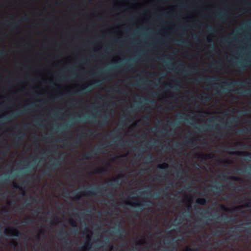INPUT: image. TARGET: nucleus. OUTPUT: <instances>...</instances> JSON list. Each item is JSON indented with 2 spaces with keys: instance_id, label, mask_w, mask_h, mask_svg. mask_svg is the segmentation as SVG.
Segmentation results:
<instances>
[{
  "instance_id": "58836bf2",
  "label": "nucleus",
  "mask_w": 251,
  "mask_h": 251,
  "mask_svg": "<svg viewBox=\"0 0 251 251\" xmlns=\"http://www.w3.org/2000/svg\"><path fill=\"white\" fill-rule=\"evenodd\" d=\"M201 156L203 159H205L204 157H206L207 158L210 159L212 158V155L211 154L208 153V154H204L201 155Z\"/></svg>"
},
{
  "instance_id": "4d7b16f0",
  "label": "nucleus",
  "mask_w": 251,
  "mask_h": 251,
  "mask_svg": "<svg viewBox=\"0 0 251 251\" xmlns=\"http://www.w3.org/2000/svg\"><path fill=\"white\" fill-rule=\"evenodd\" d=\"M222 43L224 44H227L229 43V39H222L221 41Z\"/></svg>"
},
{
  "instance_id": "5701e85b",
  "label": "nucleus",
  "mask_w": 251,
  "mask_h": 251,
  "mask_svg": "<svg viewBox=\"0 0 251 251\" xmlns=\"http://www.w3.org/2000/svg\"><path fill=\"white\" fill-rule=\"evenodd\" d=\"M108 171L107 168L104 167H100L95 170V173L96 174H101L105 173Z\"/></svg>"
},
{
  "instance_id": "f8f14e48",
  "label": "nucleus",
  "mask_w": 251,
  "mask_h": 251,
  "mask_svg": "<svg viewBox=\"0 0 251 251\" xmlns=\"http://www.w3.org/2000/svg\"><path fill=\"white\" fill-rule=\"evenodd\" d=\"M218 185H214L212 186V191L215 195H219L222 192V185L220 183L217 182Z\"/></svg>"
},
{
  "instance_id": "0eeeda50",
  "label": "nucleus",
  "mask_w": 251,
  "mask_h": 251,
  "mask_svg": "<svg viewBox=\"0 0 251 251\" xmlns=\"http://www.w3.org/2000/svg\"><path fill=\"white\" fill-rule=\"evenodd\" d=\"M101 80H99L93 84H91L90 85L84 87L78 90L77 91L76 94L79 95H83L89 93L92 89L91 86L94 84L95 85H99L100 83H101Z\"/></svg>"
},
{
  "instance_id": "a211bd4d",
  "label": "nucleus",
  "mask_w": 251,
  "mask_h": 251,
  "mask_svg": "<svg viewBox=\"0 0 251 251\" xmlns=\"http://www.w3.org/2000/svg\"><path fill=\"white\" fill-rule=\"evenodd\" d=\"M62 159L61 157L59 159ZM62 164V162L60 160H58L56 161H53L50 164V165L51 168V170H54L57 166L61 165Z\"/></svg>"
},
{
  "instance_id": "774afa93",
  "label": "nucleus",
  "mask_w": 251,
  "mask_h": 251,
  "mask_svg": "<svg viewBox=\"0 0 251 251\" xmlns=\"http://www.w3.org/2000/svg\"><path fill=\"white\" fill-rule=\"evenodd\" d=\"M246 206L247 207H251V201H248V202H247L246 203Z\"/></svg>"
},
{
  "instance_id": "a878e982",
  "label": "nucleus",
  "mask_w": 251,
  "mask_h": 251,
  "mask_svg": "<svg viewBox=\"0 0 251 251\" xmlns=\"http://www.w3.org/2000/svg\"><path fill=\"white\" fill-rule=\"evenodd\" d=\"M107 120H108L107 117H103L101 120L98 122L99 125L101 127L104 126V125H105L107 124Z\"/></svg>"
},
{
  "instance_id": "4be33fe9",
  "label": "nucleus",
  "mask_w": 251,
  "mask_h": 251,
  "mask_svg": "<svg viewBox=\"0 0 251 251\" xmlns=\"http://www.w3.org/2000/svg\"><path fill=\"white\" fill-rule=\"evenodd\" d=\"M7 25L10 27L12 30H14L16 28L17 26L19 25V20H13L11 24L7 23Z\"/></svg>"
},
{
  "instance_id": "c03bdc74",
  "label": "nucleus",
  "mask_w": 251,
  "mask_h": 251,
  "mask_svg": "<svg viewBox=\"0 0 251 251\" xmlns=\"http://www.w3.org/2000/svg\"><path fill=\"white\" fill-rule=\"evenodd\" d=\"M174 87V86L172 84H166L165 85L164 88L165 90H168L169 89V88H173Z\"/></svg>"
},
{
  "instance_id": "473e14b6",
  "label": "nucleus",
  "mask_w": 251,
  "mask_h": 251,
  "mask_svg": "<svg viewBox=\"0 0 251 251\" xmlns=\"http://www.w3.org/2000/svg\"><path fill=\"white\" fill-rule=\"evenodd\" d=\"M174 83H175V86H176L177 87H178V88L180 87L181 82L179 79H178V78L175 79L174 80Z\"/></svg>"
},
{
  "instance_id": "412c9836",
  "label": "nucleus",
  "mask_w": 251,
  "mask_h": 251,
  "mask_svg": "<svg viewBox=\"0 0 251 251\" xmlns=\"http://www.w3.org/2000/svg\"><path fill=\"white\" fill-rule=\"evenodd\" d=\"M232 154L237 155L238 156H249L251 154V153L247 151H237L231 152Z\"/></svg>"
},
{
  "instance_id": "6e6552de",
  "label": "nucleus",
  "mask_w": 251,
  "mask_h": 251,
  "mask_svg": "<svg viewBox=\"0 0 251 251\" xmlns=\"http://www.w3.org/2000/svg\"><path fill=\"white\" fill-rule=\"evenodd\" d=\"M229 61L231 62L233 64H234L235 63H236V61L234 59L229 60ZM251 63V61H250L244 60V61L237 62V65L241 70H244L247 67V65L250 64Z\"/></svg>"
},
{
  "instance_id": "bf43d9fd",
  "label": "nucleus",
  "mask_w": 251,
  "mask_h": 251,
  "mask_svg": "<svg viewBox=\"0 0 251 251\" xmlns=\"http://www.w3.org/2000/svg\"><path fill=\"white\" fill-rule=\"evenodd\" d=\"M90 231L88 229V228L87 227H85L83 229V234H86L87 233V232H90Z\"/></svg>"
},
{
  "instance_id": "cd10ccee",
  "label": "nucleus",
  "mask_w": 251,
  "mask_h": 251,
  "mask_svg": "<svg viewBox=\"0 0 251 251\" xmlns=\"http://www.w3.org/2000/svg\"><path fill=\"white\" fill-rule=\"evenodd\" d=\"M198 97L203 102H207V101H209L211 100V97L209 96H207V95L206 96H199Z\"/></svg>"
},
{
  "instance_id": "a18cd8bd",
  "label": "nucleus",
  "mask_w": 251,
  "mask_h": 251,
  "mask_svg": "<svg viewBox=\"0 0 251 251\" xmlns=\"http://www.w3.org/2000/svg\"><path fill=\"white\" fill-rule=\"evenodd\" d=\"M63 196L65 197H68L69 195L70 194V193H69L65 189H63Z\"/></svg>"
},
{
  "instance_id": "2eb2a0df",
  "label": "nucleus",
  "mask_w": 251,
  "mask_h": 251,
  "mask_svg": "<svg viewBox=\"0 0 251 251\" xmlns=\"http://www.w3.org/2000/svg\"><path fill=\"white\" fill-rule=\"evenodd\" d=\"M92 243L89 240H87L85 246L81 247L79 249L80 251H88L92 247Z\"/></svg>"
},
{
  "instance_id": "8fccbe9b",
  "label": "nucleus",
  "mask_w": 251,
  "mask_h": 251,
  "mask_svg": "<svg viewBox=\"0 0 251 251\" xmlns=\"http://www.w3.org/2000/svg\"><path fill=\"white\" fill-rule=\"evenodd\" d=\"M231 179L233 180H235V181H241V179L240 177H238V176H232L231 177Z\"/></svg>"
},
{
  "instance_id": "603ef678",
  "label": "nucleus",
  "mask_w": 251,
  "mask_h": 251,
  "mask_svg": "<svg viewBox=\"0 0 251 251\" xmlns=\"http://www.w3.org/2000/svg\"><path fill=\"white\" fill-rule=\"evenodd\" d=\"M125 232V230L124 229H122V230H120V231H117L116 232L117 233H118L120 236L121 237H124V235H123V233Z\"/></svg>"
},
{
  "instance_id": "4c0bfd02",
  "label": "nucleus",
  "mask_w": 251,
  "mask_h": 251,
  "mask_svg": "<svg viewBox=\"0 0 251 251\" xmlns=\"http://www.w3.org/2000/svg\"><path fill=\"white\" fill-rule=\"evenodd\" d=\"M242 206H238L235 207L234 209H233L231 211L232 212H240L241 211Z\"/></svg>"
},
{
  "instance_id": "5fc2aeb1",
  "label": "nucleus",
  "mask_w": 251,
  "mask_h": 251,
  "mask_svg": "<svg viewBox=\"0 0 251 251\" xmlns=\"http://www.w3.org/2000/svg\"><path fill=\"white\" fill-rule=\"evenodd\" d=\"M249 131V129L248 128H244L240 130H239L237 132L241 133H246Z\"/></svg>"
},
{
  "instance_id": "864d4df0",
  "label": "nucleus",
  "mask_w": 251,
  "mask_h": 251,
  "mask_svg": "<svg viewBox=\"0 0 251 251\" xmlns=\"http://www.w3.org/2000/svg\"><path fill=\"white\" fill-rule=\"evenodd\" d=\"M209 213V211L203 209L202 212L201 213V216H204L205 215L208 214Z\"/></svg>"
},
{
  "instance_id": "4468645a",
  "label": "nucleus",
  "mask_w": 251,
  "mask_h": 251,
  "mask_svg": "<svg viewBox=\"0 0 251 251\" xmlns=\"http://www.w3.org/2000/svg\"><path fill=\"white\" fill-rule=\"evenodd\" d=\"M216 17L222 21H225L227 18L226 13L225 11H221L217 14Z\"/></svg>"
},
{
  "instance_id": "ddd939ff",
  "label": "nucleus",
  "mask_w": 251,
  "mask_h": 251,
  "mask_svg": "<svg viewBox=\"0 0 251 251\" xmlns=\"http://www.w3.org/2000/svg\"><path fill=\"white\" fill-rule=\"evenodd\" d=\"M8 231L11 236L19 237L21 235V232L16 228H9Z\"/></svg>"
},
{
  "instance_id": "de8ad7c7",
  "label": "nucleus",
  "mask_w": 251,
  "mask_h": 251,
  "mask_svg": "<svg viewBox=\"0 0 251 251\" xmlns=\"http://www.w3.org/2000/svg\"><path fill=\"white\" fill-rule=\"evenodd\" d=\"M207 28L209 32L214 33L215 32V29L211 26H208Z\"/></svg>"
},
{
  "instance_id": "f03ea898",
  "label": "nucleus",
  "mask_w": 251,
  "mask_h": 251,
  "mask_svg": "<svg viewBox=\"0 0 251 251\" xmlns=\"http://www.w3.org/2000/svg\"><path fill=\"white\" fill-rule=\"evenodd\" d=\"M182 121H186L188 123L193 125L192 122L194 121L193 117L187 119L183 113H178L176 116V120L173 122H168V124L174 127H177L180 125V122Z\"/></svg>"
},
{
  "instance_id": "338daca9",
  "label": "nucleus",
  "mask_w": 251,
  "mask_h": 251,
  "mask_svg": "<svg viewBox=\"0 0 251 251\" xmlns=\"http://www.w3.org/2000/svg\"><path fill=\"white\" fill-rule=\"evenodd\" d=\"M5 53V51L4 50H0V56H4Z\"/></svg>"
},
{
  "instance_id": "aec40b11",
  "label": "nucleus",
  "mask_w": 251,
  "mask_h": 251,
  "mask_svg": "<svg viewBox=\"0 0 251 251\" xmlns=\"http://www.w3.org/2000/svg\"><path fill=\"white\" fill-rule=\"evenodd\" d=\"M175 42H176V44H177L178 45H183L184 46H188V47H190L191 46V44L190 43V42L187 41H183L180 39H177V40H176Z\"/></svg>"
},
{
  "instance_id": "09e8293b",
  "label": "nucleus",
  "mask_w": 251,
  "mask_h": 251,
  "mask_svg": "<svg viewBox=\"0 0 251 251\" xmlns=\"http://www.w3.org/2000/svg\"><path fill=\"white\" fill-rule=\"evenodd\" d=\"M152 158H153V156L151 154H150L146 158V160L151 161L152 159Z\"/></svg>"
},
{
  "instance_id": "dca6fc26",
  "label": "nucleus",
  "mask_w": 251,
  "mask_h": 251,
  "mask_svg": "<svg viewBox=\"0 0 251 251\" xmlns=\"http://www.w3.org/2000/svg\"><path fill=\"white\" fill-rule=\"evenodd\" d=\"M172 70H177L181 72V74L182 75H189L190 73L194 72L195 70H193L191 67L189 68L187 70H184L183 69L180 70L178 69L177 68H173V69H172Z\"/></svg>"
},
{
  "instance_id": "f3484780",
  "label": "nucleus",
  "mask_w": 251,
  "mask_h": 251,
  "mask_svg": "<svg viewBox=\"0 0 251 251\" xmlns=\"http://www.w3.org/2000/svg\"><path fill=\"white\" fill-rule=\"evenodd\" d=\"M145 81H147V80L144 79H140L139 80L136 81L135 83L134 84V85L139 86L143 89H145L144 82Z\"/></svg>"
},
{
  "instance_id": "f704fd0d",
  "label": "nucleus",
  "mask_w": 251,
  "mask_h": 251,
  "mask_svg": "<svg viewBox=\"0 0 251 251\" xmlns=\"http://www.w3.org/2000/svg\"><path fill=\"white\" fill-rule=\"evenodd\" d=\"M113 90H114V91H115L116 92L120 93H122V94H125V91L123 90L122 91H121V89H120V87H119V86H115L114 87Z\"/></svg>"
},
{
  "instance_id": "9b49d317",
  "label": "nucleus",
  "mask_w": 251,
  "mask_h": 251,
  "mask_svg": "<svg viewBox=\"0 0 251 251\" xmlns=\"http://www.w3.org/2000/svg\"><path fill=\"white\" fill-rule=\"evenodd\" d=\"M100 192L99 189L95 188L93 189L92 191L87 189L84 192H83V196H91L92 195H95L96 193H98Z\"/></svg>"
},
{
  "instance_id": "49530a36",
  "label": "nucleus",
  "mask_w": 251,
  "mask_h": 251,
  "mask_svg": "<svg viewBox=\"0 0 251 251\" xmlns=\"http://www.w3.org/2000/svg\"><path fill=\"white\" fill-rule=\"evenodd\" d=\"M250 26V25H249V24H248V23H245V24L243 26V27H242V28H239V30H238V31H236V32H235V33H237V32H238V31H241V30H242L243 28H247V27H248V26Z\"/></svg>"
},
{
  "instance_id": "69168bd1",
  "label": "nucleus",
  "mask_w": 251,
  "mask_h": 251,
  "mask_svg": "<svg viewBox=\"0 0 251 251\" xmlns=\"http://www.w3.org/2000/svg\"><path fill=\"white\" fill-rule=\"evenodd\" d=\"M216 120V118L215 117H211L208 119V121L210 122H213L214 121Z\"/></svg>"
},
{
  "instance_id": "1a4fd4ad",
  "label": "nucleus",
  "mask_w": 251,
  "mask_h": 251,
  "mask_svg": "<svg viewBox=\"0 0 251 251\" xmlns=\"http://www.w3.org/2000/svg\"><path fill=\"white\" fill-rule=\"evenodd\" d=\"M87 135L90 137L96 135V132L92 131V129H88L86 132L82 131L77 135V138L80 140L84 139L83 135Z\"/></svg>"
},
{
  "instance_id": "b1692460",
  "label": "nucleus",
  "mask_w": 251,
  "mask_h": 251,
  "mask_svg": "<svg viewBox=\"0 0 251 251\" xmlns=\"http://www.w3.org/2000/svg\"><path fill=\"white\" fill-rule=\"evenodd\" d=\"M24 134L23 132H20L18 134H17L15 137L16 145H18V142L20 140L24 139Z\"/></svg>"
},
{
  "instance_id": "79ce46f5",
  "label": "nucleus",
  "mask_w": 251,
  "mask_h": 251,
  "mask_svg": "<svg viewBox=\"0 0 251 251\" xmlns=\"http://www.w3.org/2000/svg\"><path fill=\"white\" fill-rule=\"evenodd\" d=\"M194 141V140L192 138H187V139L185 140V143H188V144H192V143H193Z\"/></svg>"
},
{
  "instance_id": "6e6d98bb",
  "label": "nucleus",
  "mask_w": 251,
  "mask_h": 251,
  "mask_svg": "<svg viewBox=\"0 0 251 251\" xmlns=\"http://www.w3.org/2000/svg\"><path fill=\"white\" fill-rule=\"evenodd\" d=\"M184 251H196L194 249L191 248L188 246L186 247Z\"/></svg>"
},
{
  "instance_id": "3c124183",
  "label": "nucleus",
  "mask_w": 251,
  "mask_h": 251,
  "mask_svg": "<svg viewBox=\"0 0 251 251\" xmlns=\"http://www.w3.org/2000/svg\"><path fill=\"white\" fill-rule=\"evenodd\" d=\"M135 108L133 107L128 108L126 110L129 113H132L134 111Z\"/></svg>"
},
{
  "instance_id": "7ed1b4c3",
  "label": "nucleus",
  "mask_w": 251,
  "mask_h": 251,
  "mask_svg": "<svg viewBox=\"0 0 251 251\" xmlns=\"http://www.w3.org/2000/svg\"><path fill=\"white\" fill-rule=\"evenodd\" d=\"M107 146L104 144L98 145L95 146L93 151L85 153L83 155L82 159L88 160L93 157V155L97 154L100 153V151L106 148Z\"/></svg>"
},
{
  "instance_id": "680f3d73",
  "label": "nucleus",
  "mask_w": 251,
  "mask_h": 251,
  "mask_svg": "<svg viewBox=\"0 0 251 251\" xmlns=\"http://www.w3.org/2000/svg\"><path fill=\"white\" fill-rule=\"evenodd\" d=\"M140 194L141 195H148L149 194V192L148 191H143V192H140Z\"/></svg>"
},
{
  "instance_id": "c9c22d12",
  "label": "nucleus",
  "mask_w": 251,
  "mask_h": 251,
  "mask_svg": "<svg viewBox=\"0 0 251 251\" xmlns=\"http://www.w3.org/2000/svg\"><path fill=\"white\" fill-rule=\"evenodd\" d=\"M162 132H166L168 135H174L175 134V131L174 130L172 129H170L169 130L166 131L165 130H163L162 131Z\"/></svg>"
},
{
  "instance_id": "72a5a7b5",
  "label": "nucleus",
  "mask_w": 251,
  "mask_h": 251,
  "mask_svg": "<svg viewBox=\"0 0 251 251\" xmlns=\"http://www.w3.org/2000/svg\"><path fill=\"white\" fill-rule=\"evenodd\" d=\"M236 118H232L229 122H227L226 123V127H230L231 126L229 125L230 124L233 123V122H236Z\"/></svg>"
},
{
  "instance_id": "0e129e2a",
  "label": "nucleus",
  "mask_w": 251,
  "mask_h": 251,
  "mask_svg": "<svg viewBox=\"0 0 251 251\" xmlns=\"http://www.w3.org/2000/svg\"><path fill=\"white\" fill-rule=\"evenodd\" d=\"M222 232L221 231H220V230H216L214 232V234L216 235H219L220 234H221Z\"/></svg>"
},
{
  "instance_id": "052dcab7",
  "label": "nucleus",
  "mask_w": 251,
  "mask_h": 251,
  "mask_svg": "<svg viewBox=\"0 0 251 251\" xmlns=\"http://www.w3.org/2000/svg\"><path fill=\"white\" fill-rule=\"evenodd\" d=\"M0 212L2 214H5V213H7V210H6L5 207L2 208L1 209Z\"/></svg>"
},
{
  "instance_id": "ea45409f",
  "label": "nucleus",
  "mask_w": 251,
  "mask_h": 251,
  "mask_svg": "<svg viewBox=\"0 0 251 251\" xmlns=\"http://www.w3.org/2000/svg\"><path fill=\"white\" fill-rule=\"evenodd\" d=\"M14 187L16 188V189H20L22 191V194L23 196H25V191L23 189V188L22 187H20L19 186V185H17V184H15L14 185Z\"/></svg>"
},
{
  "instance_id": "423d86ee",
  "label": "nucleus",
  "mask_w": 251,
  "mask_h": 251,
  "mask_svg": "<svg viewBox=\"0 0 251 251\" xmlns=\"http://www.w3.org/2000/svg\"><path fill=\"white\" fill-rule=\"evenodd\" d=\"M218 80L217 77L214 76H207L205 78L200 77L193 79V82L195 83H199L201 82H205L206 83H211Z\"/></svg>"
},
{
  "instance_id": "37998d69",
  "label": "nucleus",
  "mask_w": 251,
  "mask_h": 251,
  "mask_svg": "<svg viewBox=\"0 0 251 251\" xmlns=\"http://www.w3.org/2000/svg\"><path fill=\"white\" fill-rule=\"evenodd\" d=\"M9 245L13 247H17L18 245V243L17 242L13 240L10 242Z\"/></svg>"
},
{
  "instance_id": "6ab92c4d",
  "label": "nucleus",
  "mask_w": 251,
  "mask_h": 251,
  "mask_svg": "<svg viewBox=\"0 0 251 251\" xmlns=\"http://www.w3.org/2000/svg\"><path fill=\"white\" fill-rule=\"evenodd\" d=\"M235 92L242 95H247L251 96V89L241 90L240 91L239 90H235Z\"/></svg>"
},
{
  "instance_id": "c756f323",
  "label": "nucleus",
  "mask_w": 251,
  "mask_h": 251,
  "mask_svg": "<svg viewBox=\"0 0 251 251\" xmlns=\"http://www.w3.org/2000/svg\"><path fill=\"white\" fill-rule=\"evenodd\" d=\"M213 87L214 88V90L217 92H219V90H221L222 88V86L218 84H213Z\"/></svg>"
},
{
  "instance_id": "a19ab883",
  "label": "nucleus",
  "mask_w": 251,
  "mask_h": 251,
  "mask_svg": "<svg viewBox=\"0 0 251 251\" xmlns=\"http://www.w3.org/2000/svg\"><path fill=\"white\" fill-rule=\"evenodd\" d=\"M165 178L166 177L162 175H158L156 177V179L157 180H164Z\"/></svg>"
},
{
  "instance_id": "f257e3e1",
  "label": "nucleus",
  "mask_w": 251,
  "mask_h": 251,
  "mask_svg": "<svg viewBox=\"0 0 251 251\" xmlns=\"http://www.w3.org/2000/svg\"><path fill=\"white\" fill-rule=\"evenodd\" d=\"M33 105V103H30L28 105H26L23 107V109L21 110H18L15 112H14L12 115L9 116H0V119H1V121L7 120L10 118L15 117L16 116H19L21 114H27L31 111L32 109V106Z\"/></svg>"
},
{
  "instance_id": "e433bc0d",
  "label": "nucleus",
  "mask_w": 251,
  "mask_h": 251,
  "mask_svg": "<svg viewBox=\"0 0 251 251\" xmlns=\"http://www.w3.org/2000/svg\"><path fill=\"white\" fill-rule=\"evenodd\" d=\"M220 208L221 210L226 211H228L230 210V209L229 208L226 207L225 205L222 204L220 205Z\"/></svg>"
},
{
  "instance_id": "e2e57ef3",
  "label": "nucleus",
  "mask_w": 251,
  "mask_h": 251,
  "mask_svg": "<svg viewBox=\"0 0 251 251\" xmlns=\"http://www.w3.org/2000/svg\"><path fill=\"white\" fill-rule=\"evenodd\" d=\"M36 123L38 124L40 126H42V121L41 120V119H37L36 121Z\"/></svg>"
},
{
  "instance_id": "13d9d810",
  "label": "nucleus",
  "mask_w": 251,
  "mask_h": 251,
  "mask_svg": "<svg viewBox=\"0 0 251 251\" xmlns=\"http://www.w3.org/2000/svg\"><path fill=\"white\" fill-rule=\"evenodd\" d=\"M80 199V195L77 194L75 197L73 198V199L76 201H78Z\"/></svg>"
},
{
  "instance_id": "393cba45",
  "label": "nucleus",
  "mask_w": 251,
  "mask_h": 251,
  "mask_svg": "<svg viewBox=\"0 0 251 251\" xmlns=\"http://www.w3.org/2000/svg\"><path fill=\"white\" fill-rule=\"evenodd\" d=\"M196 202L198 204L203 205L206 203L207 201L205 198H201L197 199Z\"/></svg>"
},
{
  "instance_id": "7c9ffc66",
  "label": "nucleus",
  "mask_w": 251,
  "mask_h": 251,
  "mask_svg": "<svg viewBox=\"0 0 251 251\" xmlns=\"http://www.w3.org/2000/svg\"><path fill=\"white\" fill-rule=\"evenodd\" d=\"M69 223L70 224V225L73 227H76L77 224L76 223V221L72 218H71L69 220Z\"/></svg>"
},
{
  "instance_id": "2f4dec72",
  "label": "nucleus",
  "mask_w": 251,
  "mask_h": 251,
  "mask_svg": "<svg viewBox=\"0 0 251 251\" xmlns=\"http://www.w3.org/2000/svg\"><path fill=\"white\" fill-rule=\"evenodd\" d=\"M34 220L33 218H31L30 217H27L25 221V223L26 224H31L34 223Z\"/></svg>"
},
{
  "instance_id": "20e7f679",
  "label": "nucleus",
  "mask_w": 251,
  "mask_h": 251,
  "mask_svg": "<svg viewBox=\"0 0 251 251\" xmlns=\"http://www.w3.org/2000/svg\"><path fill=\"white\" fill-rule=\"evenodd\" d=\"M225 84H226V86L227 87V88H224L222 90V92H226V91H231V90L229 88L235 86H240L241 85H246L247 83L246 80H244L242 82L240 81L239 80H235L232 82H230L227 80H225L223 82Z\"/></svg>"
},
{
  "instance_id": "9d476101",
  "label": "nucleus",
  "mask_w": 251,
  "mask_h": 251,
  "mask_svg": "<svg viewBox=\"0 0 251 251\" xmlns=\"http://www.w3.org/2000/svg\"><path fill=\"white\" fill-rule=\"evenodd\" d=\"M66 234L63 230L60 231L57 234L58 238L62 240L65 244H71V241L66 238Z\"/></svg>"
},
{
  "instance_id": "39448f33",
  "label": "nucleus",
  "mask_w": 251,
  "mask_h": 251,
  "mask_svg": "<svg viewBox=\"0 0 251 251\" xmlns=\"http://www.w3.org/2000/svg\"><path fill=\"white\" fill-rule=\"evenodd\" d=\"M127 204L131 205L132 206L138 207L140 209H142L144 208L146 206L152 204V202L151 201H137L136 202H127Z\"/></svg>"
},
{
  "instance_id": "c85d7f7f",
  "label": "nucleus",
  "mask_w": 251,
  "mask_h": 251,
  "mask_svg": "<svg viewBox=\"0 0 251 251\" xmlns=\"http://www.w3.org/2000/svg\"><path fill=\"white\" fill-rule=\"evenodd\" d=\"M157 167L158 168H159V169H167V168H168L169 167V165L166 163H163L159 164L157 166Z\"/></svg>"
},
{
  "instance_id": "bb28decb",
  "label": "nucleus",
  "mask_w": 251,
  "mask_h": 251,
  "mask_svg": "<svg viewBox=\"0 0 251 251\" xmlns=\"http://www.w3.org/2000/svg\"><path fill=\"white\" fill-rule=\"evenodd\" d=\"M113 142L117 143L118 145L122 146L124 145L126 142L124 141L122 137H120L116 139L115 141H114Z\"/></svg>"
}]
</instances>
